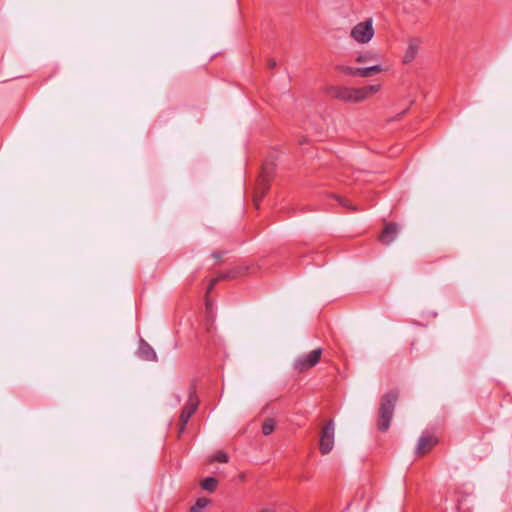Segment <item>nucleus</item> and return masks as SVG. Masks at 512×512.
<instances>
[{"mask_svg": "<svg viewBox=\"0 0 512 512\" xmlns=\"http://www.w3.org/2000/svg\"><path fill=\"white\" fill-rule=\"evenodd\" d=\"M381 86L378 84L368 85L361 88H350L345 86H331L328 89V94L335 99L343 102L358 103L369 96L377 93Z\"/></svg>", "mask_w": 512, "mask_h": 512, "instance_id": "f257e3e1", "label": "nucleus"}, {"mask_svg": "<svg viewBox=\"0 0 512 512\" xmlns=\"http://www.w3.org/2000/svg\"><path fill=\"white\" fill-rule=\"evenodd\" d=\"M398 398L399 391L396 389L388 391L381 397L377 420V428L381 432L389 429Z\"/></svg>", "mask_w": 512, "mask_h": 512, "instance_id": "f03ea898", "label": "nucleus"}, {"mask_svg": "<svg viewBox=\"0 0 512 512\" xmlns=\"http://www.w3.org/2000/svg\"><path fill=\"white\" fill-rule=\"evenodd\" d=\"M321 355V348H317L307 354L301 355L294 360L293 369L298 373L306 372L319 363Z\"/></svg>", "mask_w": 512, "mask_h": 512, "instance_id": "7ed1b4c3", "label": "nucleus"}, {"mask_svg": "<svg viewBox=\"0 0 512 512\" xmlns=\"http://www.w3.org/2000/svg\"><path fill=\"white\" fill-rule=\"evenodd\" d=\"M350 36L358 43H368L374 36V28L372 19H367L355 25Z\"/></svg>", "mask_w": 512, "mask_h": 512, "instance_id": "20e7f679", "label": "nucleus"}, {"mask_svg": "<svg viewBox=\"0 0 512 512\" xmlns=\"http://www.w3.org/2000/svg\"><path fill=\"white\" fill-rule=\"evenodd\" d=\"M335 426L333 420H329L323 426L320 433L319 450L323 455L330 453L334 447Z\"/></svg>", "mask_w": 512, "mask_h": 512, "instance_id": "39448f33", "label": "nucleus"}, {"mask_svg": "<svg viewBox=\"0 0 512 512\" xmlns=\"http://www.w3.org/2000/svg\"><path fill=\"white\" fill-rule=\"evenodd\" d=\"M270 175L263 171L262 175L257 181V185L254 191L253 203L256 208H259L261 200L264 198L270 187Z\"/></svg>", "mask_w": 512, "mask_h": 512, "instance_id": "423d86ee", "label": "nucleus"}, {"mask_svg": "<svg viewBox=\"0 0 512 512\" xmlns=\"http://www.w3.org/2000/svg\"><path fill=\"white\" fill-rule=\"evenodd\" d=\"M437 443L438 439L436 436L430 433H424L418 440L415 452L418 456H423L429 453Z\"/></svg>", "mask_w": 512, "mask_h": 512, "instance_id": "0eeeda50", "label": "nucleus"}, {"mask_svg": "<svg viewBox=\"0 0 512 512\" xmlns=\"http://www.w3.org/2000/svg\"><path fill=\"white\" fill-rule=\"evenodd\" d=\"M399 231L398 224L394 222L386 223L382 233L379 235V241L384 245H390L396 238Z\"/></svg>", "mask_w": 512, "mask_h": 512, "instance_id": "6e6552de", "label": "nucleus"}, {"mask_svg": "<svg viewBox=\"0 0 512 512\" xmlns=\"http://www.w3.org/2000/svg\"><path fill=\"white\" fill-rule=\"evenodd\" d=\"M198 405L199 399L196 393V388L194 386H191L188 393V401L181 412L191 417L197 410Z\"/></svg>", "mask_w": 512, "mask_h": 512, "instance_id": "1a4fd4ad", "label": "nucleus"}, {"mask_svg": "<svg viewBox=\"0 0 512 512\" xmlns=\"http://www.w3.org/2000/svg\"><path fill=\"white\" fill-rule=\"evenodd\" d=\"M138 356L145 361H156L157 355L154 349L143 339L140 340Z\"/></svg>", "mask_w": 512, "mask_h": 512, "instance_id": "9d476101", "label": "nucleus"}, {"mask_svg": "<svg viewBox=\"0 0 512 512\" xmlns=\"http://www.w3.org/2000/svg\"><path fill=\"white\" fill-rule=\"evenodd\" d=\"M420 47L419 39H411L408 43L407 49L403 56V62L405 64L411 63L417 56Z\"/></svg>", "mask_w": 512, "mask_h": 512, "instance_id": "9b49d317", "label": "nucleus"}, {"mask_svg": "<svg viewBox=\"0 0 512 512\" xmlns=\"http://www.w3.org/2000/svg\"><path fill=\"white\" fill-rule=\"evenodd\" d=\"M246 269L244 268H241V267H238V268H233V269H230V270H227L225 272H220L218 274V277L221 280H233V279H236L238 276H241L245 273Z\"/></svg>", "mask_w": 512, "mask_h": 512, "instance_id": "f8f14e48", "label": "nucleus"}, {"mask_svg": "<svg viewBox=\"0 0 512 512\" xmlns=\"http://www.w3.org/2000/svg\"><path fill=\"white\" fill-rule=\"evenodd\" d=\"M384 69L381 65H372L365 68H359L356 72H358V76L360 77H369L373 74H377L382 72Z\"/></svg>", "mask_w": 512, "mask_h": 512, "instance_id": "ddd939ff", "label": "nucleus"}, {"mask_svg": "<svg viewBox=\"0 0 512 512\" xmlns=\"http://www.w3.org/2000/svg\"><path fill=\"white\" fill-rule=\"evenodd\" d=\"M218 480L214 477H207L201 482V487L209 492L215 491L217 488Z\"/></svg>", "mask_w": 512, "mask_h": 512, "instance_id": "4468645a", "label": "nucleus"}, {"mask_svg": "<svg viewBox=\"0 0 512 512\" xmlns=\"http://www.w3.org/2000/svg\"><path fill=\"white\" fill-rule=\"evenodd\" d=\"M276 421L273 418H267L262 424V433L265 436L270 435L275 429Z\"/></svg>", "mask_w": 512, "mask_h": 512, "instance_id": "2eb2a0df", "label": "nucleus"}, {"mask_svg": "<svg viewBox=\"0 0 512 512\" xmlns=\"http://www.w3.org/2000/svg\"><path fill=\"white\" fill-rule=\"evenodd\" d=\"M378 59V54L375 52H366L363 54H360L356 57L357 63H366V62H372L376 61Z\"/></svg>", "mask_w": 512, "mask_h": 512, "instance_id": "dca6fc26", "label": "nucleus"}, {"mask_svg": "<svg viewBox=\"0 0 512 512\" xmlns=\"http://www.w3.org/2000/svg\"><path fill=\"white\" fill-rule=\"evenodd\" d=\"M190 418L191 417L189 415L181 412L180 417H179V424H178V436H181L184 433V431L186 429V425L189 422Z\"/></svg>", "mask_w": 512, "mask_h": 512, "instance_id": "f3484780", "label": "nucleus"}, {"mask_svg": "<svg viewBox=\"0 0 512 512\" xmlns=\"http://www.w3.org/2000/svg\"><path fill=\"white\" fill-rule=\"evenodd\" d=\"M209 503L206 498H198L195 504L190 508V512H201Z\"/></svg>", "mask_w": 512, "mask_h": 512, "instance_id": "a211bd4d", "label": "nucleus"}, {"mask_svg": "<svg viewBox=\"0 0 512 512\" xmlns=\"http://www.w3.org/2000/svg\"><path fill=\"white\" fill-rule=\"evenodd\" d=\"M212 462H220V463H227L229 461V456L224 451H217L211 458Z\"/></svg>", "mask_w": 512, "mask_h": 512, "instance_id": "6ab92c4d", "label": "nucleus"}, {"mask_svg": "<svg viewBox=\"0 0 512 512\" xmlns=\"http://www.w3.org/2000/svg\"><path fill=\"white\" fill-rule=\"evenodd\" d=\"M337 200L343 207L347 208L349 212L358 211V208L356 206L352 205L348 200L343 199L341 197H337Z\"/></svg>", "mask_w": 512, "mask_h": 512, "instance_id": "aec40b11", "label": "nucleus"}, {"mask_svg": "<svg viewBox=\"0 0 512 512\" xmlns=\"http://www.w3.org/2000/svg\"><path fill=\"white\" fill-rule=\"evenodd\" d=\"M220 281L218 275L215 277V278H212L208 284V287H207V291H206V294L209 295L213 289L215 288V286L217 285V283Z\"/></svg>", "mask_w": 512, "mask_h": 512, "instance_id": "412c9836", "label": "nucleus"}, {"mask_svg": "<svg viewBox=\"0 0 512 512\" xmlns=\"http://www.w3.org/2000/svg\"><path fill=\"white\" fill-rule=\"evenodd\" d=\"M359 68H355V67H342L341 68V71L345 74H349V75H353V76H358V72H356Z\"/></svg>", "mask_w": 512, "mask_h": 512, "instance_id": "4be33fe9", "label": "nucleus"}, {"mask_svg": "<svg viewBox=\"0 0 512 512\" xmlns=\"http://www.w3.org/2000/svg\"><path fill=\"white\" fill-rule=\"evenodd\" d=\"M267 66H268V68H270V69H275V68L277 67V62H276V60H275V59H273V58L268 59V61H267Z\"/></svg>", "mask_w": 512, "mask_h": 512, "instance_id": "5701e85b", "label": "nucleus"}, {"mask_svg": "<svg viewBox=\"0 0 512 512\" xmlns=\"http://www.w3.org/2000/svg\"><path fill=\"white\" fill-rule=\"evenodd\" d=\"M205 304H206V309H207L208 311H209V310H211V308H212V303H211V301L209 300V298H208V295H207V294H206V301H205Z\"/></svg>", "mask_w": 512, "mask_h": 512, "instance_id": "b1692460", "label": "nucleus"}, {"mask_svg": "<svg viewBox=\"0 0 512 512\" xmlns=\"http://www.w3.org/2000/svg\"><path fill=\"white\" fill-rule=\"evenodd\" d=\"M223 253L221 252H213L212 253V257L216 258V259H220L222 257Z\"/></svg>", "mask_w": 512, "mask_h": 512, "instance_id": "393cba45", "label": "nucleus"}]
</instances>
